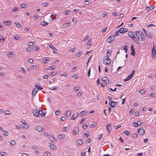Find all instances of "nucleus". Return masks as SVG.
Returning <instances> with one entry per match:
<instances>
[{
  "mask_svg": "<svg viewBox=\"0 0 156 156\" xmlns=\"http://www.w3.org/2000/svg\"><path fill=\"white\" fill-rule=\"evenodd\" d=\"M135 33L138 39L142 41H144L142 35L143 32L139 30L136 31Z\"/></svg>",
  "mask_w": 156,
  "mask_h": 156,
  "instance_id": "obj_1",
  "label": "nucleus"
},
{
  "mask_svg": "<svg viewBox=\"0 0 156 156\" xmlns=\"http://www.w3.org/2000/svg\"><path fill=\"white\" fill-rule=\"evenodd\" d=\"M135 73V71L134 70H133L131 73L129 74L126 78L124 80V82H126L131 79Z\"/></svg>",
  "mask_w": 156,
  "mask_h": 156,
  "instance_id": "obj_2",
  "label": "nucleus"
},
{
  "mask_svg": "<svg viewBox=\"0 0 156 156\" xmlns=\"http://www.w3.org/2000/svg\"><path fill=\"white\" fill-rule=\"evenodd\" d=\"M39 111L38 108H34L32 111V112L34 116L37 117L39 116Z\"/></svg>",
  "mask_w": 156,
  "mask_h": 156,
  "instance_id": "obj_3",
  "label": "nucleus"
},
{
  "mask_svg": "<svg viewBox=\"0 0 156 156\" xmlns=\"http://www.w3.org/2000/svg\"><path fill=\"white\" fill-rule=\"evenodd\" d=\"M115 37L113 36L112 34L108 37L107 40L108 43H110L112 41L115 39Z\"/></svg>",
  "mask_w": 156,
  "mask_h": 156,
  "instance_id": "obj_4",
  "label": "nucleus"
},
{
  "mask_svg": "<svg viewBox=\"0 0 156 156\" xmlns=\"http://www.w3.org/2000/svg\"><path fill=\"white\" fill-rule=\"evenodd\" d=\"M138 132L140 135H143L145 133L144 129L143 127H141L138 129Z\"/></svg>",
  "mask_w": 156,
  "mask_h": 156,
  "instance_id": "obj_5",
  "label": "nucleus"
},
{
  "mask_svg": "<svg viewBox=\"0 0 156 156\" xmlns=\"http://www.w3.org/2000/svg\"><path fill=\"white\" fill-rule=\"evenodd\" d=\"M35 129L37 131V132H40L42 130V131H43V130L44 129V128H42V127L40 126H36L35 127Z\"/></svg>",
  "mask_w": 156,
  "mask_h": 156,
  "instance_id": "obj_6",
  "label": "nucleus"
},
{
  "mask_svg": "<svg viewBox=\"0 0 156 156\" xmlns=\"http://www.w3.org/2000/svg\"><path fill=\"white\" fill-rule=\"evenodd\" d=\"M102 80L105 83L108 84H111V82L108 79L107 77L106 76H104L102 78Z\"/></svg>",
  "mask_w": 156,
  "mask_h": 156,
  "instance_id": "obj_7",
  "label": "nucleus"
},
{
  "mask_svg": "<svg viewBox=\"0 0 156 156\" xmlns=\"http://www.w3.org/2000/svg\"><path fill=\"white\" fill-rule=\"evenodd\" d=\"M106 59L105 58V60H107V61H108V62H106L105 63V65H106V66L109 65L111 63V60L110 58L109 57V56H106Z\"/></svg>",
  "mask_w": 156,
  "mask_h": 156,
  "instance_id": "obj_8",
  "label": "nucleus"
},
{
  "mask_svg": "<svg viewBox=\"0 0 156 156\" xmlns=\"http://www.w3.org/2000/svg\"><path fill=\"white\" fill-rule=\"evenodd\" d=\"M146 37L149 38H150L151 39H152L153 37V34L151 32L149 31L147 32L146 34Z\"/></svg>",
  "mask_w": 156,
  "mask_h": 156,
  "instance_id": "obj_9",
  "label": "nucleus"
},
{
  "mask_svg": "<svg viewBox=\"0 0 156 156\" xmlns=\"http://www.w3.org/2000/svg\"><path fill=\"white\" fill-rule=\"evenodd\" d=\"M79 128L78 127L76 126L74 128L73 131V134L75 135H76L79 132Z\"/></svg>",
  "mask_w": 156,
  "mask_h": 156,
  "instance_id": "obj_10",
  "label": "nucleus"
},
{
  "mask_svg": "<svg viewBox=\"0 0 156 156\" xmlns=\"http://www.w3.org/2000/svg\"><path fill=\"white\" fill-rule=\"evenodd\" d=\"M109 105L112 107H115L117 106V104L116 103V102L113 101H111V102L109 103Z\"/></svg>",
  "mask_w": 156,
  "mask_h": 156,
  "instance_id": "obj_11",
  "label": "nucleus"
},
{
  "mask_svg": "<svg viewBox=\"0 0 156 156\" xmlns=\"http://www.w3.org/2000/svg\"><path fill=\"white\" fill-rule=\"evenodd\" d=\"M50 147L52 150H55L56 149V147L52 143H49Z\"/></svg>",
  "mask_w": 156,
  "mask_h": 156,
  "instance_id": "obj_12",
  "label": "nucleus"
},
{
  "mask_svg": "<svg viewBox=\"0 0 156 156\" xmlns=\"http://www.w3.org/2000/svg\"><path fill=\"white\" fill-rule=\"evenodd\" d=\"M131 54L132 55H134L135 52L134 48V47L133 45H132L131 47Z\"/></svg>",
  "mask_w": 156,
  "mask_h": 156,
  "instance_id": "obj_13",
  "label": "nucleus"
},
{
  "mask_svg": "<svg viewBox=\"0 0 156 156\" xmlns=\"http://www.w3.org/2000/svg\"><path fill=\"white\" fill-rule=\"evenodd\" d=\"M152 54L154 57H156V50L155 48H154V47L153 48L152 50Z\"/></svg>",
  "mask_w": 156,
  "mask_h": 156,
  "instance_id": "obj_14",
  "label": "nucleus"
},
{
  "mask_svg": "<svg viewBox=\"0 0 156 156\" xmlns=\"http://www.w3.org/2000/svg\"><path fill=\"white\" fill-rule=\"evenodd\" d=\"M45 113L43 112L42 110H39V115H40L41 116L44 117L45 115Z\"/></svg>",
  "mask_w": 156,
  "mask_h": 156,
  "instance_id": "obj_15",
  "label": "nucleus"
},
{
  "mask_svg": "<svg viewBox=\"0 0 156 156\" xmlns=\"http://www.w3.org/2000/svg\"><path fill=\"white\" fill-rule=\"evenodd\" d=\"M132 39L133 40L134 42L135 43H136L137 44H139V39H138V38L137 39V38L136 37H132Z\"/></svg>",
  "mask_w": 156,
  "mask_h": 156,
  "instance_id": "obj_16",
  "label": "nucleus"
},
{
  "mask_svg": "<svg viewBox=\"0 0 156 156\" xmlns=\"http://www.w3.org/2000/svg\"><path fill=\"white\" fill-rule=\"evenodd\" d=\"M106 128L108 132L110 133V131L111 130V125L110 124L106 125Z\"/></svg>",
  "mask_w": 156,
  "mask_h": 156,
  "instance_id": "obj_17",
  "label": "nucleus"
},
{
  "mask_svg": "<svg viewBox=\"0 0 156 156\" xmlns=\"http://www.w3.org/2000/svg\"><path fill=\"white\" fill-rule=\"evenodd\" d=\"M128 36L132 37H132H134V33L133 32H131V31H129L128 32Z\"/></svg>",
  "mask_w": 156,
  "mask_h": 156,
  "instance_id": "obj_18",
  "label": "nucleus"
},
{
  "mask_svg": "<svg viewBox=\"0 0 156 156\" xmlns=\"http://www.w3.org/2000/svg\"><path fill=\"white\" fill-rule=\"evenodd\" d=\"M23 126H22V127L25 129H27L28 128V126L27 125H26L25 122V121L22 122Z\"/></svg>",
  "mask_w": 156,
  "mask_h": 156,
  "instance_id": "obj_19",
  "label": "nucleus"
},
{
  "mask_svg": "<svg viewBox=\"0 0 156 156\" xmlns=\"http://www.w3.org/2000/svg\"><path fill=\"white\" fill-rule=\"evenodd\" d=\"M35 86L37 89L41 90L43 89V88L41 87H40L39 85H38V84L36 83L35 84Z\"/></svg>",
  "mask_w": 156,
  "mask_h": 156,
  "instance_id": "obj_20",
  "label": "nucleus"
},
{
  "mask_svg": "<svg viewBox=\"0 0 156 156\" xmlns=\"http://www.w3.org/2000/svg\"><path fill=\"white\" fill-rule=\"evenodd\" d=\"M82 54V51H80L78 53L76 54V57H79Z\"/></svg>",
  "mask_w": 156,
  "mask_h": 156,
  "instance_id": "obj_21",
  "label": "nucleus"
},
{
  "mask_svg": "<svg viewBox=\"0 0 156 156\" xmlns=\"http://www.w3.org/2000/svg\"><path fill=\"white\" fill-rule=\"evenodd\" d=\"M38 92V90L36 89H34L33 90L32 95L33 96L35 95Z\"/></svg>",
  "mask_w": 156,
  "mask_h": 156,
  "instance_id": "obj_22",
  "label": "nucleus"
},
{
  "mask_svg": "<svg viewBox=\"0 0 156 156\" xmlns=\"http://www.w3.org/2000/svg\"><path fill=\"white\" fill-rule=\"evenodd\" d=\"M120 31L118 30H117V31H116L115 34H112V35L114 37H116L118 36L119 35V33H120Z\"/></svg>",
  "mask_w": 156,
  "mask_h": 156,
  "instance_id": "obj_23",
  "label": "nucleus"
},
{
  "mask_svg": "<svg viewBox=\"0 0 156 156\" xmlns=\"http://www.w3.org/2000/svg\"><path fill=\"white\" fill-rule=\"evenodd\" d=\"M45 58L43 59L42 60V62L43 63H46V61H49V59L47 57L46 58Z\"/></svg>",
  "mask_w": 156,
  "mask_h": 156,
  "instance_id": "obj_24",
  "label": "nucleus"
},
{
  "mask_svg": "<svg viewBox=\"0 0 156 156\" xmlns=\"http://www.w3.org/2000/svg\"><path fill=\"white\" fill-rule=\"evenodd\" d=\"M55 67H56L55 66L53 65L52 66H49L48 68V69H46L47 70V69H48V70L54 69H55Z\"/></svg>",
  "mask_w": 156,
  "mask_h": 156,
  "instance_id": "obj_25",
  "label": "nucleus"
},
{
  "mask_svg": "<svg viewBox=\"0 0 156 156\" xmlns=\"http://www.w3.org/2000/svg\"><path fill=\"white\" fill-rule=\"evenodd\" d=\"M78 115H73L71 117V120H74L78 117Z\"/></svg>",
  "mask_w": 156,
  "mask_h": 156,
  "instance_id": "obj_26",
  "label": "nucleus"
},
{
  "mask_svg": "<svg viewBox=\"0 0 156 156\" xmlns=\"http://www.w3.org/2000/svg\"><path fill=\"white\" fill-rule=\"evenodd\" d=\"M141 123H140L139 125L140 126L141 125ZM139 125V124L137 122H134L132 124V126L134 127H137Z\"/></svg>",
  "mask_w": 156,
  "mask_h": 156,
  "instance_id": "obj_27",
  "label": "nucleus"
},
{
  "mask_svg": "<svg viewBox=\"0 0 156 156\" xmlns=\"http://www.w3.org/2000/svg\"><path fill=\"white\" fill-rule=\"evenodd\" d=\"M83 144L82 141L81 140H77V144L78 145H81Z\"/></svg>",
  "mask_w": 156,
  "mask_h": 156,
  "instance_id": "obj_28",
  "label": "nucleus"
},
{
  "mask_svg": "<svg viewBox=\"0 0 156 156\" xmlns=\"http://www.w3.org/2000/svg\"><path fill=\"white\" fill-rule=\"evenodd\" d=\"M58 137L60 139H62L65 138V136L64 135L60 134L58 136Z\"/></svg>",
  "mask_w": 156,
  "mask_h": 156,
  "instance_id": "obj_29",
  "label": "nucleus"
},
{
  "mask_svg": "<svg viewBox=\"0 0 156 156\" xmlns=\"http://www.w3.org/2000/svg\"><path fill=\"white\" fill-rule=\"evenodd\" d=\"M5 24L6 25H10L11 24V23L10 21L9 20H7L6 21L4 22Z\"/></svg>",
  "mask_w": 156,
  "mask_h": 156,
  "instance_id": "obj_30",
  "label": "nucleus"
},
{
  "mask_svg": "<svg viewBox=\"0 0 156 156\" xmlns=\"http://www.w3.org/2000/svg\"><path fill=\"white\" fill-rule=\"evenodd\" d=\"M111 53H112V51L111 50H110V49L108 50L107 51L106 56H109L108 54V53L109 54V55H110L109 56H110L111 55Z\"/></svg>",
  "mask_w": 156,
  "mask_h": 156,
  "instance_id": "obj_31",
  "label": "nucleus"
},
{
  "mask_svg": "<svg viewBox=\"0 0 156 156\" xmlns=\"http://www.w3.org/2000/svg\"><path fill=\"white\" fill-rule=\"evenodd\" d=\"M91 40L92 39L91 38H90L88 41L87 42V45L90 46L91 44Z\"/></svg>",
  "mask_w": 156,
  "mask_h": 156,
  "instance_id": "obj_32",
  "label": "nucleus"
},
{
  "mask_svg": "<svg viewBox=\"0 0 156 156\" xmlns=\"http://www.w3.org/2000/svg\"><path fill=\"white\" fill-rule=\"evenodd\" d=\"M16 144V142L14 140H12L10 143V144L12 146Z\"/></svg>",
  "mask_w": 156,
  "mask_h": 156,
  "instance_id": "obj_33",
  "label": "nucleus"
},
{
  "mask_svg": "<svg viewBox=\"0 0 156 156\" xmlns=\"http://www.w3.org/2000/svg\"><path fill=\"white\" fill-rule=\"evenodd\" d=\"M3 134L5 136H7L8 135V133L6 130H4L3 131Z\"/></svg>",
  "mask_w": 156,
  "mask_h": 156,
  "instance_id": "obj_34",
  "label": "nucleus"
},
{
  "mask_svg": "<svg viewBox=\"0 0 156 156\" xmlns=\"http://www.w3.org/2000/svg\"><path fill=\"white\" fill-rule=\"evenodd\" d=\"M65 115L66 116H69V115H70V114H71V112L70 111H69V113L68 114V111H66L65 112Z\"/></svg>",
  "mask_w": 156,
  "mask_h": 156,
  "instance_id": "obj_35",
  "label": "nucleus"
},
{
  "mask_svg": "<svg viewBox=\"0 0 156 156\" xmlns=\"http://www.w3.org/2000/svg\"><path fill=\"white\" fill-rule=\"evenodd\" d=\"M71 24V23L70 22H68L65 24V27L67 28Z\"/></svg>",
  "mask_w": 156,
  "mask_h": 156,
  "instance_id": "obj_36",
  "label": "nucleus"
},
{
  "mask_svg": "<svg viewBox=\"0 0 156 156\" xmlns=\"http://www.w3.org/2000/svg\"><path fill=\"white\" fill-rule=\"evenodd\" d=\"M108 12H105V13H102L101 15V16L102 17H105V16H106V15H107L108 14Z\"/></svg>",
  "mask_w": 156,
  "mask_h": 156,
  "instance_id": "obj_37",
  "label": "nucleus"
},
{
  "mask_svg": "<svg viewBox=\"0 0 156 156\" xmlns=\"http://www.w3.org/2000/svg\"><path fill=\"white\" fill-rule=\"evenodd\" d=\"M50 140L52 142H53L54 140L56 141V139L53 136H51V137L50 138Z\"/></svg>",
  "mask_w": 156,
  "mask_h": 156,
  "instance_id": "obj_38",
  "label": "nucleus"
},
{
  "mask_svg": "<svg viewBox=\"0 0 156 156\" xmlns=\"http://www.w3.org/2000/svg\"><path fill=\"white\" fill-rule=\"evenodd\" d=\"M15 23L16 24L17 27L19 28L21 27V25L20 24L19 22L17 23V22H16Z\"/></svg>",
  "mask_w": 156,
  "mask_h": 156,
  "instance_id": "obj_39",
  "label": "nucleus"
},
{
  "mask_svg": "<svg viewBox=\"0 0 156 156\" xmlns=\"http://www.w3.org/2000/svg\"><path fill=\"white\" fill-rule=\"evenodd\" d=\"M18 7H16L13 8L12 9V11H16L18 10Z\"/></svg>",
  "mask_w": 156,
  "mask_h": 156,
  "instance_id": "obj_40",
  "label": "nucleus"
},
{
  "mask_svg": "<svg viewBox=\"0 0 156 156\" xmlns=\"http://www.w3.org/2000/svg\"><path fill=\"white\" fill-rule=\"evenodd\" d=\"M49 46L50 48H51L53 49L57 50V49L55 48L54 47L52 44H50Z\"/></svg>",
  "mask_w": 156,
  "mask_h": 156,
  "instance_id": "obj_41",
  "label": "nucleus"
},
{
  "mask_svg": "<svg viewBox=\"0 0 156 156\" xmlns=\"http://www.w3.org/2000/svg\"><path fill=\"white\" fill-rule=\"evenodd\" d=\"M27 43L28 44H29V46H32L34 44L33 42H28Z\"/></svg>",
  "mask_w": 156,
  "mask_h": 156,
  "instance_id": "obj_42",
  "label": "nucleus"
},
{
  "mask_svg": "<svg viewBox=\"0 0 156 156\" xmlns=\"http://www.w3.org/2000/svg\"><path fill=\"white\" fill-rule=\"evenodd\" d=\"M5 39L4 37H2V36H0V41L1 42H3L4 41Z\"/></svg>",
  "mask_w": 156,
  "mask_h": 156,
  "instance_id": "obj_43",
  "label": "nucleus"
},
{
  "mask_svg": "<svg viewBox=\"0 0 156 156\" xmlns=\"http://www.w3.org/2000/svg\"><path fill=\"white\" fill-rule=\"evenodd\" d=\"M87 125L85 123H84L83 124V128L85 129L87 128Z\"/></svg>",
  "mask_w": 156,
  "mask_h": 156,
  "instance_id": "obj_44",
  "label": "nucleus"
},
{
  "mask_svg": "<svg viewBox=\"0 0 156 156\" xmlns=\"http://www.w3.org/2000/svg\"><path fill=\"white\" fill-rule=\"evenodd\" d=\"M27 5V4H22L21 5V7L23 9V8H24L26 5Z\"/></svg>",
  "mask_w": 156,
  "mask_h": 156,
  "instance_id": "obj_45",
  "label": "nucleus"
},
{
  "mask_svg": "<svg viewBox=\"0 0 156 156\" xmlns=\"http://www.w3.org/2000/svg\"><path fill=\"white\" fill-rule=\"evenodd\" d=\"M7 55L9 57H12V52H9V53L7 54Z\"/></svg>",
  "mask_w": 156,
  "mask_h": 156,
  "instance_id": "obj_46",
  "label": "nucleus"
},
{
  "mask_svg": "<svg viewBox=\"0 0 156 156\" xmlns=\"http://www.w3.org/2000/svg\"><path fill=\"white\" fill-rule=\"evenodd\" d=\"M20 70L22 71L23 72V73H26L25 70L23 67L20 68Z\"/></svg>",
  "mask_w": 156,
  "mask_h": 156,
  "instance_id": "obj_47",
  "label": "nucleus"
},
{
  "mask_svg": "<svg viewBox=\"0 0 156 156\" xmlns=\"http://www.w3.org/2000/svg\"><path fill=\"white\" fill-rule=\"evenodd\" d=\"M119 30L120 31L119 32L121 34L124 33L123 28H121L120 30Z\"/></svg>",
  "mask_w": 156,
  "mask_h": 156,
  "instance_id": "obj_48",
  "label": "nucleus"
},
{
  "mask_svg": "<svg viewBox=\"0 0 156 156\" xmlns=\"http://www.w3.org/2000/svg\"><path fill=\"white\" fill-rule=\"evenodd\" d=\"M91 138H88L87 140L86 143L89 144L91 141Z\"/></svg>",
  "mask_w": 156,
  "mask_h": 156,
  "instance_id": "obj_49",
  "label": "nucleus"
},
{
  "mask_svg": "<svg viewBox=\"0 0 156 156\" xmlns=\"http://www.w3.org/2000/svg\"><path fill=\"white\" fill-rule=\"evenodd\" d=\"M50 89L51 90H56L57 89V87L56 86H54L51 87V88H50Z\"/></svg>",
  "mask_w": 156,
  "mask_h": 156,
  "instance_id": "obj_50",
  "label": "nucleus"
},
{
  "mask_svg": "<svg viewBox=\"0 0 156 156\" xmlns=\"http://www.w3.org/2000/svg\"><path fill=\"white\" fill-rule=\"evenodd\" d=\"M70 13V11L69 10H66V11H64V13L66 14V15H68Z\"/></svg>",
  "mask_w": 156,
  "mask_h": 156,
  "instance_id": "obj_51",
  "label": "nucleus"
},
{
  "mask_svg": "<svg viewBox=\"0 0 156 156\" xmlns=\"http://www.w3.org/2000/svg\"><path fill=\"white\" fill-rule=\"evenodd\" d=\"M89 36L88 35L84 37L83 40V41H86L89 38Z\"/></svg>",
  "mask_w": 156,
  "mask_h": 156,
  "instance_id": "obj_52",
  "label": "nucleus"
},
{
  "mask_svg": "<svg viewBox=\"0 0 156 156\" xmlns=\"http://www.w3.org/2000/svg\"><path fill=\"white\" fill-rule=\"evenodd\" d=\"M123 50H125V52H126L127 50V45H125L123 47Z\"/></svg>",
  "mask_w": 156,
  "mask_h": 156,
  "instance_id": "obj_53",
  "label": "nucleus"
},
{
  "mask_svg": "<svg viewBox=\"0 0 156 156\" xmlns=\"http://www.w3.org/2000/svg\"><path fill=\"white\" fill-rule=\"evenodd\" d=\"M48 23H47L46 22H42L41 23V25L42 26H44L45 25H47Z\"/></svg>",
  "mask_w": 156,
  "mask_h": 156,
  "instance_id": "obj_54",
  "label": "nucleus"
},
{
  "mask_svg": "<svg viewBox=\"0 0 156 156\" xmlns=\"http://www.w3.org/2000/svg\"><path fill=\"white\" fill-rule=\"evenodd\" d=\"M84 4L85 5H88L89 4V2L87 0H86L84 2Z\"/></svg>",
  "mask_w": 156,
  "mask_h": 156,
  "instance_id": "obj_55",
  "label": "nucleus"
},
{
  "mask_svg": "<svg viewBox=\"0 0 156 156\" xmlns=\"http://www.w3.org/2000/svg\"><path fill=\"white\" fill-rule=\"evenodd\" d=\"M50 76V74H48V75H45L43 77L44 79H47L48 78V77Z\"/></svg>",
  "mask_w": 156,
  "mask_h": 156,
  "instance_id": "obj_56",
  "label": "nucleus"
},
{
  "mask_svg": "<svg viewBox=\"0 0 156 156\" xmlns=\"http://www.w3.org/2000/svg\"><path fill=\"white\" fill-rule=\"evenodd\" d=\"M30 67L31 69H36L37 68V66H35L33 65H31Z\"/></svg>",
  "mask_w": 156,
  "mask_h": 156,
  "instance_id": "obj_57",
  "label": "nucleus"
},
{
  "mask_svg": "<svg viewBox=\"0 0 156 156\" xmlns=\"http://www.w3.org/2000/svg\"><path fill=\"white\" fill-rule=\"evenodd\" d=\"M139 92L141 94H143L145 93V91L143 89L141 90H140Z\"/></svg>",
  "mask_w": 156,
  "mask_h": 156,
  "instance_id": "obj_58",
  "label": "nucleus"
},
{
  "mask_svg": "<svg viewBox=\"0 0 156 156\" xmlns=\"http://www.w3.org/2000/svg\"><path fill=\"white\" fill-rule=\"evenodd\" d=\"M14 39L16 40H18L20 39V37L18 36H16L14 37Z\"/></svg>",
  "mask_w": 156,
  "mask_h": 156,
  "instance_id": "obj_59",
  "label": "nucleus"
},
{
  "mask_svg": "<svg viewBox=\"0 0 156 156\" xmlns=\"http://www.w3.org/2000/svg\"><path fill=\"white\" fill-rule=\"evenodd\" d=\"M156 94L155 93H152L151 94L150 96L151 97H155Z\"/></svg>",
  "mask_w": 156,
  "mask_h": 156,
  "instance_id": "obj_60",
  "label": "nucleus"
},
{
  "mask_svg": "<svg viewBox=\"0 0 156 156\" xmlns=\"http://www.w3.org/2000/svg\"><path fill=\"white\" fill-rule=\"evenodd\" d=\"M28 62L30 63H32L33 62V61L31 58H30L29 59Z\"/></svg>",
  "mask_w": 156,
  "mask_h": 156,
  "instance_id": "obj_61",
  "label": "nucleus"
},
{
  "mask_svg": "<svg viewBox=\"0 0 156 156\" xmlns=\"http://www.w3.org/2000/svg\"><path fill=\"white\" fill-rule=\"evenodd\" d=\"M124 133L127 135H128L129 134V132L128 131L125 130L124 131Z\"/></svg>",
  "mask_w": 156,
  "mask_h": 156,
  "instance_id": "obj_62",
  "label": "nucleus"
},
{
  "mask_svg": "<svg viewBox=\"0 0 156 156\" xmlns=\"http://www.w3.org/2000/svg\"><path fill=\"white\" fill-rule=\"evenodd\" d=\"M39 17H40V16H34L33 18L35 20V19H37L39 18Z\"/></svg>",
  "mask_w": 156,
  "mask_h": 156,
  "instance_id": "obj_63",
  "label": "nucleus"
},
{
  "mask_svg": "<svg viewBox=\"0 0 156 156\" xmlns=\"http://www.w3.org/2000/svg\"><path fill=\"white\" fill-rule=\"evenodd\" d=\"M2 154H1V155L2 156H6V154L5 152H3Z\"/></svg>",
  "mask_w": 156,
  "mask_h": 156,
  "instance_id": "obj_64",
  "label": "nucleus"
}]
</instances>
